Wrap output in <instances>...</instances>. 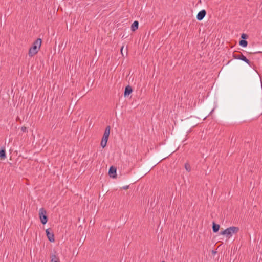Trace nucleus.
<instances>
[{"label": "nucleus", "mask_w": 262, "mask_h": 262, "mask_svg": "<svg viewBox=\"0 0 262 262\" xmlns=\"http://www.w3.org/2000/svg\"><path fill=\"white\" fill-rule=\"evenodd\" d=\"M206 12L205 10H202L197 14L196 18L198 20H202L205 16Z\"/></svg>", "instance_id": "0eeeda50"}, {"label": "nucleus", "mask_w": 262, "mask_h": 262, "mask_svg": "<svg viewBox=\"0 0 262 262\" xmlns=\"http://www.w3.org/2000/svg\"><path fill=\"white\" fill-rule=\"evenodd\" d=\"M139 26V23L138 21H135L132 25L131 29L133 31L136 30Z\"/></svg>", "instance_id": "9d476101"}, {"label": "nucleus", "mask_w": 262, "mask_h": 262, "mask_svg": "<svg viewBox=\"0 0 262 262\" xmlns=\"http://www.w3.org/2000/svg\"><path fill=\"white\" fill-rule=\"evenodd\" d=\"M46 233L50 242H54L55 241L54 235L53 232L51 231V229L50 228L46 229Z\"/></svg>", "instance_id": "39448f33"}, {"label": "nucleus", "mask_w": 262, "mask_h": 262, "mask_svg": "<svg viewBox=\"0 0 262 262\" xmlns=\"http://www.w3.org/2000/svg\"><path fill=\"white\" fill-rule=\"evenodd\" d=\"M110 177L115 178L116 177V168L114 166L110 167L108 171Z\"/></svg>", "instance_id": "423d86ee"}, {"label": "nucleus", "mask_w": 262, "mask_h": 262, "mask_svg": "<svg viewBox=\"0 0 262 262\" xmlns=\"http://www.w3.org/2000/svg\"><path fill=\"white\" fill-rule=\"evenodd\" d=\"M107 140L104 139H102L101 142V146L102 148H104L107 144Z\"/></svg>", "instance_id": "4468645a"}, {"label": "nucleus", "mask_w": 262, "mask_h": 262, "mask_svg": "<svg viewBox=\"0 0 262 262\" xmlns=\"http://www.w3.org/2000/svg\"><path fill=\"white\" fill-rule=\"evenodd\" d=\"M0 158L2 159H5L6 158V151L4 149L0 150Z\"/></svg>", "instance_id": "ddd939ff"}, {"label": "nucleus", "mask_w": 262, "mask_h": 262, "mask_svg": "<svg viewBox=\"0 0 262 262\" xmlns=\"http://www.w3.org/2000/svg\"><path fill=\"white\" fill-rule=\"evenodd\" d=\"M238 228L234 226L227 228L226 229L221 232V235H226L228 238H230L233 234L236 233L238 231Z\"/></svg>", "instance_id": "f03ea898"}, {"label": "nucleus", "mask_w": 262, "mask_h": 262, "mask_svg": "<svg viewBox=\"0 0 262 262\" xmlns=\"http://www.w3.org/2000/svg\"><path fill=\"white\" fill-rule=\"evenodd\" d=\"M133 91L132 88L130 86L127 85L125 87L124 95L125 96L129 95Z\"/></svg>", "instance_id": "1a4fd4ad"}, {"label": "nucleus", "mask_w": 262, "mask_h": 262, "mask_svg": "<svg viewBox=\"0 0 262 262\" xmlns=\"http://www.w3.org/2000/svg\"><path fill=\"white\" fill-rule=\"evenodd\" d=\"M21 130L22 132H27V127H25V126H22V127H21Z\"/></svg>", "instance_id": "a211bd4d"}, {"label": "nucleus", "mask_w": 262, "mask_h": 262, "mask_svg": "<svg viewBox=\"0 0 262 262\" xmlns=\"http://www.w3.org/2000/svg\"><path fill=\"white\" fill-rule=\"evenodd\" d=\"M51 257H52V259H51V262H58L56 260H54V259L56 258V256L55 255H52Z\"/></svg>", "instance_id": "dca6fc26"}, {"label": "nucleus", "mask_w": 262, "mask_h": 262, "mask_svg": "<svg viewBox=\"0 0 262 262\" xmlns=\"http://www.w3.org/2000/svg\"><path fill=\"white\" fill-rule=\"evenodd\" d=\"M162 262H165V261H162Z\"/></svg>", "instance_id": "412c9836"}, {"label": "nucleus", "mask_w": 262, "mask_h": 262, "mask_svg": "<svg viewBox=\"0 0 262 262\" xmlns=\"http://www.w3.org/2000/svg\"><path fill=\"white\" fill-rule=\"evenodd\" d=\"M41 45V39L40 38L37 39L33 44L32 47H31L29 50V55L30 57H32L36 54H37L39 50Z\"/></svg>", "instance_id": "f257e3e1"}, {"label": "nucleus", "mask_w": 262, "mask_h": 262, "mask_svg": "<svg viewBox=\"0 0 262 262\" xmlns=\"http://www.w3.org/2000/svg\"><path fill=\"white\" fill-rule=\"evenodd\" d=\"M220 228V225L219 224H215L214 222L212 224V230L214 233L217 232Z\"/></svg>", "instance_id": "9b49d317"}, {"label": "nucleus", "mask_w": 262, "mask_h": 262, "mask_svg": "<svg viewBox=\"0 0 262 262\" xmlns=\"http://www.w3.org/2000/svg\"><path fill=\"white\" fill-rule=\"evenodd\" d=\"M123 49V47H122L121 48V51H122Z\"/></svg>", "instance_id": "aec40b11"}, {"label": "nucleus", "mask_w": 262, "mask_h": 262, "mask_svg": "<svg viewBox=\"0 0 262 262\" xmlns=\"http://www.w3.org/2000/svg\"><path fill=\"white\" fill-rule=\"evenodd\" d=\"M46 213L47 212L44 208H41L39 209V219L40 220L41 223L43 225L46 224L48 221V217L46 215Z\"/></svg>", "instance_id": "7ed1b4c3"}, {"label": "nucleus", "mask_w": 262, "mask_h": 262, "mask_svg": "<svg viewBox=\"0 0 262 262\" xmlns=\"http://www.w3.org/2000/svg\"><path fill=\"white\" fill-rule=\"evenodd\" d=\"M128 188V186H126V187H124V189H126V188Z\"/></svg>", "instance_id": "6ab92c4d"}, {"label": "nucleus", "mask_w": 262, "mask_h": 262, "mask_svg": "<svg viewBox=\"0 0 262 262\" xmlns=\"http://www.w3.org/2000/svg\"><path fill=\"white\" fill-rule=\"evenodd\" d=\"M247 35L245 34H242L241 35V37L243 39V40H245L247 38Z\"/></svg>", "instance_id": "f3484780"}, {"label": "nucleus", "mask_w": 262, "mask_h": 262, "mask_svg": "<svg viewBox=\"0 0 262 262\" xmlns=\"http://www.w3.org/2000/svg\"><path fill=\"white\" fill-rule=\"evenodd\" d=\"M185 169L187 171H190L191 170V167L189 164H185Z\"/></svg>", "instance_id": "2eb2a0df"}, {"label": "nucleus", "mask_w": 262, "mask_h": 262, "mask_svg": "<svg viewBox=\"0 0 262 262\" xmlns=\"http://www.w3.org/2000/svg\"><path fill=\"white\" fill-rule=\"evenodd\" d=\"M239 44L242 47H247V46L248 45V42L245 40H241L239 41Z\"/></svg>", "instance_id": "f8f14e48"}, {"label": "nucleus", "mask_w": 262, "mask_h": 262, "mask_svg": "<svg viewBox=\"0 0 262 262\" xmlns=\"http://www.w3.org/2000/svg\"><path fill=\"white\" fill-rule=\"evenodd\" d=\"M233 57L236 59L241 60L245 62L248 65H250V61L242 53H241L240 54H233Z\"/></svg>", "instance_id": "20e7f679"}, {"label": "nucleus", "mask_w": 262, "mask_h": 262, "mask_svg": "<svg viewBox=\"0 0 262 262\" xmlns=\"http://www.w3.org/2000/svg\"><path fill=\"white\" fill-rule=\"evenodd\" d=\"M110 133V126H107L104 131L102 139L108 140V138Z\"/></svg>", "instance_id": "6e6552de"}]
</instances>
